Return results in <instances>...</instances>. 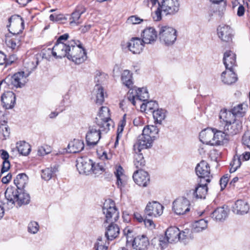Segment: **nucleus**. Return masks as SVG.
I'll return each mask as SVG.
<instances>
[{"label": "nucleus", "mask_w": 250, "mask_h": 250, "mask_svg": "<svg viewBox=\"0 0 250 250\" xmlns=\"http://www.w3.org/2000/svg\"><path fill=\"white\" fill-rule=\"evenodd\" d=\"M8 21L9 24L7 25V27L10 26L11 23H13V27L12 28V31L8 29L10 33L13 35V37L10 38V36L6 35L5 42L7 47L12 50H17L18 46L20 45V42L21 37L19 35L24 29V20L19 15H13L9 18Z\"/></svg>", "instance_id": "obj_1"}, {"label": "nucleus", "mask_w": 250, "mask_h": 250, "mask_svg": "<svg viewBox=\"0 0 250 250\" xmlns=\"http://www.w3.org/2000/svg\"><path fill=\"white\" fill-rule=\"evenodd\" d=\"M159 130L154 125H147L143 130L142 134L137 138L136 143L133 146L135 152H141L144 149L150 147L153 141L157 138Z\"/></svg>", "instance_id": "obj_2"}, {"label": "nucleus", "mask_w": 250, "mask_h": 250, "mask_svg": "<svg viewBox=\"0 0 250 250\" xmlns=\"http://www.w3.org/2000/svg\"><path fill=\"white\" fill-rule=\"evenodd\" d=\"M5 197L7 204H10L13 207L15 203L19 206L27 205L29 203L30 197L28 193L25 192V190L16 189L14 187L7 188L5 191Z\"/></svg>", "instance_id": "obj_3"}, {"label": "nucleus", "mask_w": 250, "mask_h": 250, "mask_svg": "<svg viewBox=\"0 0 250 250\" xmlns=\"http://www.w3.org/2000/svg\"><path fill=\"white\" fill-rule=\"evenodd\" d=\"M76 44H73L67 59L76 64H81L87 59L86 52L79 40H75Z\"/></svg>", "instance_id": "obj_4"}, {"label": "nucleus", "mask_w": 250, "mask_h": 250, "mask_svg": "<svg viewBox=\"0 0 250 250\" xmlns=\"http://www.w3.org/2000/svg\"><path fill=\"white\" fill-rule=\"evenodd\" d=\"M103 212L105 217L104 224L116 222L119 219V212L115 206V202L111 199L105 201L103 207Z\"/></svg>", "instance_id": "obj_5"}, {"label": "nucleus", "mask_w": 250, "mask_h": 250, "mask_svg": "<svg viewBox=\"0 0 250 250\" xmlns=\"http://www.w3.org/2000/svg\"><path fill=\"white\" fill-rule=\"evenodd\" d=\"M159 36L161 42L169 46L172 45L176 40L177 32L171 27L162 26L160 29Z\"/></svg>", "instance_id": "obj_6"}, {"label": "nucleus", "mask_w": 250, "mask_h": 250, "mask_svg": "<svg viewBox=\"0 0 250 250\" xmlns=\"http://www.w3.org/2000/svg\"><path fill=\"white\" fill-rule=\"evenodd\" d=\"M75 40H71L67 43H55L53 48V56L56 58L67 57L70 54L73 44H76Z\"/></svg>", "instance_id": "obj_7"}, {"label": "nucleus", "mask_w": 250, "mask_h": 250, "mask_svg": "<svg viewBox=\"0 0 250 250\" xmlns=\"http://www.w3.org/2000/svg\"><path fill=\"white\" fill-rule=\"evenodd\" d=\"M190 202L185 197H179L172 203V210L177 215H184L190 210Z\"/></svg>", "instance_id": "obj_8"}, {"label": "nucleus", "mask_w": 250, "mask_h": 250, "mask_svg": "<svg viewBox=\"0 0 250 250\" xmlns=\"http://www.w3.org/2000/svg\"><path fill=\"white\" fill-rule=\"evenodd\" d=\"M76 167L80 174L88 175L92 173L93 162L86 157H79L77 160Z\"/></svg>", "instance_id": "obj_9"}, {"label": "nucleus", "mask_w": 250, "mask_h": 250, "mask_svg": "<svg viewBox=\"0 0 250 250\" xmlns=\"http://www.w3.org/2000/svg\"><path fill=\"white\" fill-rule=\"evenodd\" d=\"M195 171L197 175L201 181L205 180L206 183L210 182V166L206 161L202 160L197 164L195 167Z\"/></svg>", "instance_id": "obj_10"}, {"label": "nucleus", "mask_w": 250, "mask_h": 250, "mask_svg": "<svg viewBox=\"0 0 250 250\" xmlns=\"http://www.w3.org/2000/svg\"><path fill=\"white\" fill-rule=\"evenodd\" d=\"M207 183H202L200 180L197 187L194 189L190 190L187 193V196L189 199H204L208 192Z\"/></svg>", "instance_id": "obj_11"}, {"label": "nucleus", "mask_w": 250, "mask_h": 250, "mask_svg": "<svg viewBox=\"0 0 250 250\" xmlns=\"http://www.w3.org/2000/svg\"><path fill=\"white\" fill-rule=\"evenodd\" d=\"M164 207L156 201L149 202L145 209V214L148 217H157L162 215Z\"/></svg>", "instance_id": "obj_12"}, {"label": "nucleus", "mask_w": 250, "mask_h": 250, "mask_svg": "<svg viewBox=\"0 0 250 250\" xmlns=\"http://www.w3.org/2000/svg\"><path fill=\"white\" fill-rule=\"evenodd\" d=\"M160 3L166 15H172L179 11L180 4L178 0H163Z\"/></svg>", "instance_id": "obj_13"}, {"label": "nucleus", "mask_w": 250, "mask_h": 250, "mask_svg": "<svg viewBox=\"0 0 250 250\" xmlns=\"http://www.w3.org/2000/svg\"><path fill=\"white\" fill-rule=\"evenodd\" d=\"M101 138V130L95 126H90L86 133L85 139L89 146H94L97 144Z\"/></svg>", "instance_id": "obj_14"}, {"label": "nucleus", "mask_w": 250, "mask_h": 250, "mask_svg": "<svg viewBox=\"0 0 250 250\" xmlns=\"http://www.w3.org/2000/svg\"><path fill=\"white\" fill-rule=\"evenodd\" d=\"M28 74H25L24 72L21 71L14 74L12 76L7 77L5 81H10L12 85L15 87H22L27 82Z\"/></svg>", "instance_id": "obj_15"}, {"label": "nucleus", "mask_w": 250, "mask_h": 250, "mask_svg": "<svg viewBox=\"0 0 250 250\" xmlns=\"http://www.w3.org/2000/svg\"><path fill=\"white\" fill-rule=\"evenodd\" d=\"M133 91L129 93L127 100L134 105H136V100L146 102L149 97L148 91L146 88H138L135 90V95H133Z\"/></svg>", "instance_id": "obj_16"}, {"label": "nucleus", "mask_w": 250, "mask_h": 250, "mask_svg": "<svg viewBox=\"0 0 250 250\" xmlns=\"http://www.w3.org/2000/svg\"><path fill=\"white\" fill-rule=\"evenodd\" d=\"M133 179L136 184L141 187H146L149 183L148 173L142 169L137 170L133 175Z\"/></svg>", "instance_id": "obj_17"}, {"label": "nucleus", "mask_w": 250, "mask_h": 250, "mask_svg": "<svg viewBox=\"0 0 250 250\" xmlns=\"http://www.w3.org/2000/svg\"><path fill=\"white\" fill-rule=\"evenodd\" d=\"M149 245V241L146 235H137L133 239L131 246L136 250H146Z\"/></svg>", "instance_id": "obj_18"}, {"label": "nucleus", "mask_w": 250, "mask_h": 250, "mask_svg": "<svg viewBox=\"0 0 250 250\" xmlns=\"http://www.w3.org/2000/svg\"><path fill=\"white\" fill-rule=\"evenodd\" d=\"M213 134L211 140V145H223L229 140V135L226 131L213 128Z\"/></svg>", "instance_id": "obj_19"}, {"label": "nucleus", "mask_w": 250, "mask_h": 250, "mask_svg": "<svg viewBox=\"0 0 250 250\" xmlns=\"http://www.w3.org/2000/svg\"><path fill=\"white\" fill-rule=\"evenodd\" d=\"M141 37V40L144 43H151L156 41L157 33L153 27H146L142 31Z\"/></svg>", "instance_id": "obj_20"}, {"label": "nucleus", "mask_w": 250, "mask_h": 250, "mask_svg": "<svg viewBox=\"0 0 250 250\" xmlns=\"http://www.w3.org/2000/svg\"><path fill=\"white\" fill-rule=\"evenodd\" d=\"M242 129V122L236 119L231 122V123L225 124L224 126V130L229 136L235 135L240 132Z\"/></svg>", "instance_id": "obj_21"}, {"label": "nucleus", "mask_w": 250, "mask_h": 250, "mask_svg": "<svg viewBox=\"0 0 250 250\" xmlns=\"http://www.w3.org/2000/svg\"><path fill=\"white\" fill-rule=\"evenodd\" d=\"M3 107L5 109H12L16 102V96L12 91L4 92L1 96Z\"/></svg>", "instance_id": "obj_22"}, {"label": "nucleus", "mask_w": 250, "mask_h": 250, "mask_svg": "<svg viewBox=\"0 0 250 250\" xmlns=\"http://www.w3.org/2000/svg\"><path fill=\"white\" fill-rule=\"evenodd\" d=\"M232 29L228 25H220L217 28V33L219 38L225 42H229L232 40Z\"/></svg>", "instance_id": "obj_23"}, {"label": "nucleus", "mask_w": 250, "mask_h": 250, "mask_svg": "<svg viewBox=\"0 0 250 250\" xmlns=\"http://www.w3.org/2000/svg\"><path fill=\"white\" fill-rule=\"evenodd\" d=\"M114 222H108L110 224L106 229L105 237L108 240H113L117 238L120 233L119 227Z\"/></svg>", "instance_id": "obj_24"}, {"label": "nucleus", "mask_w": 250, "mask_h": 250, "mask_svg": "<svg viewBox=\"0 0 250 250\" xmlns=\"http://www.w3.org/2000/svg\"><path fill=\"white\" fill-rule=\"evenodd\" d=\"M144 43L139 38H133L128 42L127 47L128 49L133 54H139L142 50Z\"/></svg>", "instance_id": "obj_25"}, {"label": "nucleus", "mask_w": 250, "mask_h": 250, "mask_svg": "<svg viewBox=\"0 0 250 250\" xmlns=\"http://www.w3.org/2000/svg\"><path fill=\"white\" fill-rule=\"evenodd\" d=\"M222 73L221 79L222 81L228 85L232 84L237 81V77L236 74L234 72L233 69H227Z\"/></svg>", "instance_id": "obj_26"}, {"label": "nucleus", "mask_w": 250, "mask_h": 250, "mask_svg": "<svg viewBox=\"0 0 250 250\" xmlns=\"http://www.w3.org/2000/svg\"><path fill=\"white\" fill-rule=\"evenodd\" d=\"M223 62L226 69H233L235 65L236 55L231 51H227L224 54Z\"/></svg>", "instance_id": "obj_27"}, {"label": "nucleus", "mask_w": 250, "mask_h": 250, "mask_svg": "<svg viewBox=\"0 0 250 250\" xmlns=\"http://www.w3.org/2000/svg\"><path fill=\"white\" fill-rule=\"evenodd\" d=\"M83 142L79 139H74L70 142L67 146V151L69 153H76L81 152L84 148Z\"/></svg>", "instance_id": "obj_28"}, {"label": "nucleus", "mask_w": 250, "mask_h": 250, "mask_svg": "<svg viewBox=\"0 0 250 250\" xmlns=\"http://www.w3.org/2000/svg\"><path fill=\"white\" fill-rule=\"evenodd\" d=\"M86 11L85 8L82 5H79L77 6L75 11L72 13L71 17L70 18V24H76L78 25L81 23L79 20L81 16Z\"/></svg>", "instance_id": "obj_29"}, {"label": "nucleus", "mask_w": 250, "mask_h": 250, "mask_svg": "<svg viewBox=\"0 0 250 250\" xmlns=\"http://www.w3.org/2000/svg\"><path fill=\"white\" fill-rule=\"evenodd\" d=\"M179 234H180V230L178 228L174 227L168 228L165 232V236L170 243L179 241Z\"/></svg>", "instance_id": "obj_30"}, {"label": "nucleus", "mask_w": 250, "mask_h": 250, "mask_svg": "<svg viewBox=\"0 0 250 250\" xmlns=\"http://www.w3.org/2000/svg\"><path fill=\"white\" fill-rule=\"evenodd\" d=\"M233 208V211L236 213L243 214L248 212L249 206L247 202L243 200H238L236 201Z\"/></svg>", "instance_id": "obj_31"}, {"label": "nucleus", "mask_w": 250, "mask_h": 250, "mask_svg": "<svg viewBox=\"0 0 250 250\" xmlns=\"http://www.w3.org/2000/svg\"><path fill=\"white\" fill-rule=\"evenodd\" d=\"M219 119L220 122L223 124H224V125L231 123V122L236 119L231 111L226 108L221 110L219 113Z\"/></svg>", "instance_id": "obj_32"}, {"label": "nucleus", "mask_w": 250, "mask_h": 250, "mask_svg": "<svg viewBox=\"0 0 250 250\" xmlns=\"http://www.w3.org/2000/svg\"><path fill=\"white\" fill-rule=\"evenodd\" d=\"M59 166L55 165L53 167H47L42 171V178L46 181L50 180L56 175V173L58 171Z\"/></svg>", "instance_id": "obj_33"}, {"label": "nucleus", "mask_w": 250, "mask_h": 250, "mask_svg": "<svg viewBox=\"0 0 250 250\" xmlns=\"http://www.w3.org/2000/svg\"><path fill=\"white\" fill-rule=\"evenodd\" d=\"M28 181V177L24 173L17 175L14 180V183L16 186V189H23L25 187Z\"/></svg>", "instance_id": "obj_34"}, {"label": "nucleus", "mask_w": 250, "mask_h": 250, "mask_svg": "<svg viewBox=\"0 0 250 250\" xmlns=\"http://www.w3.org/2000/svg\"><path fill=\"white\" fill-rule=\"evenodd\" d=\"M121 81L124 85L128 88H131L133 84L132 74L128 70H125L121 75Z\"/></svg>", "instance_id": "obj_35"}, {"label": "nucleus", "mask_w": 250, "mask_h": 250, "mask_svg": "<svg viewBox=\"0 0 250 250\" xmlns=\"http://www.w3.org/2000/svg\"><path fill=\"white\" fill-rule=\"evenodd\" d=\"M158 107V104L155 101H146L144 102L140 106L141 111H146L147 113L149 112L152 113V111H154Z\"/></svg>", "instance_id": "obj_36"}, {"label": "nucleus", "mask_w": 250, "mask_h": 250, "mask_svg": "<svg viewBox=\"0 0 250 250\" xmlns=\"http://www.w3.org/2000/svg\"><path fill=\"white\" fill-rule=\"evenodd\" d=\"M227 216V212L223 207L217 208L211 214V217L216 221L224 220Z\"/></svg>", "instance_id": "obj_37"}, {"label": "nucleus", "mask_w": 250, "mask_h": 250, "mask_svg": "<svg viewBox=\"0 0 250 250\" xmlns=\"http://www.w3.org/2000/svg\"><path fill=\"white\" fill-rule=\"evenodd\" d=\"M18 152L22 155H28L31 151L30 145L25 141H21L17 144Z\"/></svg>", "instance_id": "obj_38"}, {"label": "nucleus", "mask_w": 250, "mask_h": 250, "mask_svg": "<svg viewBox=\"0 0 250 250\" xmlns=\"http://www.w3.org/2000/svg\"><path fill=\"white\" fill-rule=\"evenodd\" d=\"M208 221L202 219L195 221L192 225V231L199 232L207 228Z\"/></svg>", "instance_id": "obj_39"}, {"label": "nucleus", "mask_w": 250, "mask_h": 250, "mask_svg": "<svg viewBox=\"0 0 250 250\" xmlns=\"http://www.w3.org/2000/svg\"><path fill=\"white\" fill-rule=\"evenodd\" d=\"M152 114L155 122L157 124H161L162 122L166 117V111L163 109H159L158 107L154 111H152Z\"/></svg>", "instance_id": "obj_40"}, {"label": "nucleus", "mask_w": 250, "mask_h": 250, "mask_svg": "<svg viewBox=\"0 0 250 250\" xmlns=\"http://www.w3.org/2000/svg\"><path fill=\"white\" fill-rule=\"evenodd\" d=\"M123 233L124 235L126 236V246H131L134 238L136 237L134 229L131 227H127L124 229Z\"/></svg>", "instance_id": "obj_41"}, {"label": "nucleus", "mask_w": 250, "mask_h": 250, "mask_svg": "<svg viewBox=\"0 0 250 250\" xmlns=\"http://www.w3.org/2000/svg\"><path fill=\"white\" fill-rule=\"evenodd\" d=\"M213 128L212 129H206L202 130L199 134V137L202 142H205L206 143L211 144V140L210 138L212 137L213 134Z\"/></svg>", "instance_id": "obj_42"}, {"label": "nucleus", "mask_w": 250, "mask_h": 250, "mask_svg": "<svg viewBox=\"0 0 250 250\" xmlns=\"http://www.w3.org/2000/svg\"><path fill=\"white\" fill-rule=\"evenodd\" d=\"M134 164L136 168L138 169V170L142 169L145 166L146 161L142 153L140 152H135Z\"/></svg>", "instance_id": "obj_43"}, {"label": "nucleus", "mask_w": 250, "mask_h": 250, "mask_svg": "<svg viewBox=\"0 0 250 250\" xmlns=\"http://www.w3.org/2000/svg\"><path fill=\"white\" fill-rule=\"evenodd\" d=\"M124 169L121 166L117 167L116 171L114 172L116 177L117 178V184L118 187L121 188L124 186L125 182L124 179L125 178V175L123 174Z\"/></svg>", "instance_id": "obj_44"}, {"label": "nucleus", "mask_w": 250, "mask_h": 250, "mask_svg": "<svg viewBox=\"0 0 250 250\" xmlns=\"http://www.w3.org/2000/svg\"><path fill=\"white\" fill-rule=\"evenodd\" d=\"M150 1L152 5L156 4L157 2L158 3V7L154 13H151V16L154 21H159L162 19V12L163 11L161 5L158 0H150Z\"/></svg>", "instance_id": "obj_45"}, {"label": "nucleus", "mask_w": 250, "mask_h": 250, "mask_svg": "<svg viewBox=\"0 0 250 250\" xmlns=\"http://www.w3.org/2000/svg\"><path fill=\"white\" fill-rule=\"evenodd\" d=\"M97 120V124L99 126V128L98 129H100L102 132H104L105 133L107 132L109 130V127L110 126V124L109 123L111 120H100L98 118H96Z\"/></svg>", "instance_id": "obj_46"}, {"label": "nucleus", "mask_w": 250, "mask_h": 250, "mask_svg": "<svg viewBox=\"0 0 250 250\" xmlns=\"http://www.w3.org/2000/svg\"><path fill=\"white\" fill-rule=\"evenodd\" d=\"M96 88H95L96 92V103L101 105L104 102V89L99 85H96Z\"/></svg>", "instance_id": "obj_47"}, {"label": "nucleus", "mask_w": 250, "mask_h": 250, "mask_svg": "<svg viewBox=\"0 0 250 250\" xmlns=\"http://www.w3.org/2000/svg\"><path fill=\"white\" fill-rule=\"evenodd\" d=\"M99 120H110L109 109L105 106H102L99 112Z\"/></svg>", "instance_id": "obj_48"}, {"label": "nucleus", "mask_w": 250, "mask_h": 250, "mask_svg": "<svg viewBox=\"0 0 250 250\" xmlns=\"http://www.w3.org/2000/svg\"><path fill=\"white\" fill-rule=\"evenodd\" d=\"M235 118L236 116L242 117L243 116L244 112L243 111V104H241L234 106L230 109Z\"/></svg>", "instance_id": "obj_49"}, {"label": "nucleus", "mask_w": 250, "mask_h": 250, "mask_svg": "<svg viewBox=\"0 0 250 250\" xmlns=\"http://www.w3.org/2000/svg\"><path fill=\"white\" fill-rule=\"evenodd\" d=\"M153 241L154 242L157 241L159 242L158 245L161 250L166 248L168 244L170 243L166 236H161L158 239L154 238Z\"/></svg>", "instance_id": "obj_50"}, {"label": "nucleus", "mask_w": 250, "mask_h": 250, "mask_svg": "<svg viewBox=\"0 0 250 250\" xmlns=\"http://www.w3.org/2000/svg\"><path fill=\"white\" fill-rule=\"evenodd\" d=\"M39 226L37 222L33 221L31 222L28 226V230L29 232L35 234L39 230Z\"/></svg>", "instance_id": "obj_51"}, {"label": "nucleus", "mask_w": 250, "mask_h": 250, "mask_svg": "<svg viewBox=\"0 0 250 250\" xmlns=\"http://www.w3.org/2000/svg\"><path fill=\"white\" fill-rule=\"evenodd\" d=\"M51 151V149L50 146H42L38 148V154L40 156H44L49 154Z\"/></svg>", "instance_id": "obj_52"}, {"label": "nucleus", "mask_w": 250, "mask_h": 250, "mask_svg": "<svg viewBox=\"0 0 250 250\" xmlns=\"http://www.w3.org/2000/svg\"><path fill=\"white\" fill-rule=\"evenodd\" d=\"M143 21V19H140L137 16H130L127 20L126 22L128 24H139Z\"/></svg>", "instance_id": "obj_53"}, {"label": "nucleus", "mask_w": 250, "mask_h": 250, "mask_svg": "<svg viewBox=\"0 0 250 250\" xmlns=\"http://www.w3.org/2000/svg\"><path fill=\"white\" fill-rule=\"evenodd\" d=\"M0 131L1 132L3 138V140H5L9 137L10 133V129L9 126L7 125H0Z\"/></svg>", "instance_id": "obj_54"}, {"label": "nucleus", "mask_w": 250, "mask_h": 250, "mask_svg": "<svg viewBox=\"0 0 250 250\" xmlns=\"http://www.w3.org/2000/svg\"><path fill=\"white\" fill-rule=\"evenodd\" d=\"M51 55L53 56V48H49L42 49L40 54V56L46 59H49Z\"/></svg>", "instance_id": "obj_55"}, {"label": "nucleus", "mask_w": 250, "mask_h": 250, "mask_svg": "<svg viewBox=\"0 0 250 250\" xmlns=\"http://www.w3.org/2000/svg\"><path fill=\"white\" fill-rule=\"evenodd\" d=\"M229 179V176L228 174L224 175L220 180V185L221 187V190H223L226 187Z\"/></svg>", "instance_id": "obj_56"}, {"label": "nucleus", "mask_w": 250, "mask_h": 250, "mask_svg": "<svg viewBox=\"0 0 250 250\" xmlns=\"http://www.w3.org/2000/svg\"><path fill=\"white\" fill-rule=\"evenodd\" d=\"M241 156H235L232 161L230 163V166H232L238 168L241 165Z\"/></svg>", "instance_id": "obj_57"}, {"label": "nucleus", "mask_w": 250, "mask_h": 250, "mask_svg": "<svg viewBox=\"0 0 250 250\" xmlns=\"http://www.w3.org/2000/svg\"><path fill=\"white\" fill-rule=\"evenodd\" d=\"M125 118H126V114H125L123 117V119L120 121V122L119 123L118 127L117 129V133H122V132L124 130V128L126 125Z\"/></svg>", "instance_id": "obj_58"}, {"label": "nucleus", "mask_w": 250, "mask_h": 250, "mask_svg": "<svg viewBox=\"0 0 250 250\" xmlns=\"http://www.w3.org/2000/svg\"><path fill=\"white\" fill-rule=\"evenodd\" d=\"M69 37V35L68 33H65L61 35L58 37L55 43H65V42L67 41Z\"/></svg>", "instance_id": "obj_59"}, {"label": "nucleus", "mask_w": 250, "mask_h": 250, "mask_svg": "<svg viewBox=\"0 0 250 250\" xmlns=\"http://www.w3.org/2000/svg\"><path fill=\"white\" fill-rule=\"evenodd\" d=\"M10 167V164L9 160L3 161L2 167L1 169V174L7 171Z\"/></svg>", "instance_id": "obj_60"}, {"label": "nucleus", "mask_w": 250, "mask_h": 250, "mask_svg": "<svg viewBox=\"0 0 250 250\" xmlns=\"http://www.w3.org/2000/svg\"><path fill=\"white\" fill-rule=\"evenodd\" d=\"M104 170V168L102 165H100L99 164H97L95 165V164L93 163V168L92 169V173L97 174L99 172H103Z\"/></svg>", "instance_id": "obj_61"}, {"label": "nucleus", "mask_w": 250, "mask_h": 250, "mask_svg": "<svg viewBox=\"0 0 250 250\" xmlns=\"http://www.w3.org/2000/svg\"><path fill=\"white\" fill-rule=\"evenodd\" d=\"M242 143L250 149V136L244 135L242 139Z\"/></svg>", "instance_id": "obj_62"}, {"label": "nucleus", "mask_w": 250, "mask_h": 250, "mask_svg": "<svg viewBox=\"0 0 250 250\" xmlns=\"http://www.w3.org/2000/svg\"><path fill=\"white\" fill-rule=\"evenodd\" d=\"M144 223L146 227L147 228H150L151 229L154 228L155 227V225L153 222V221L151 219H146V217L145 218Z\"/></svg>", "instance_id": "obj_63"}, {"label": "nucleus", "mask_w": 250, "mask_h": 250, "mask_svg": "<svg viewBox=\"0 0 250 250\" xmlns=\"http://www.w3.org/2000/svg\"><path fill=\"white\" fill-rule=\"evenodd\" d=\"M95 250H107V247L104 244V243H96L94 246Z\"/></svg>", "instance_id": "obj_64"}]
</instances>
